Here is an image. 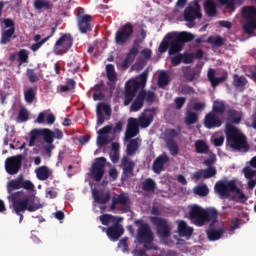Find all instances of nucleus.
<instances>
[{
    "instance_id": "ddd939ff",
    "label": "nucleus",
    "mask_w": 256,
    "mask_h": 256,
    "mask_svg": "<svg viewBox=\"0 0 256 256\" xmlns=\"http://www.w3.org/2000/svg\"><path fill=\"white\" fill-rule=\"evenodd\" d=\"M202 17L203 13H201V5H199V2H195L194 6H188L184 10V21L189 23L187 25L189 29L193 28L195 19H201Z\"/></svg>"
},
{
    "instance_id": "49530a36",
    "label": "nucleus",
    "mask_w": 256,
    "mask_h": 256,
    "mask_svg": "<svg viewBox=\"0 0 256 256\" xmlns=\"http://www.w3.org/2000/svg\"><path fill=\"white\" fill-rule=\"evenodd\" d=\"M34 9L41 10V9H53V4L51 1L48 0H35L34 1Z\"/></svg>"
},
{
    "instance_id": "412c9836",
    "label": "nucleus",
    "mask_w": 256,
    "mask_h": 256,
    "mask_svg": "<svg viewBox=\"0 0 256 256\" xmlns=\"http://www.w3.org/2000/svg\"><path fill=\"white\" fill-rule=\"evenodd\" d=\"M166 163H169V156H167V153H163L154 160L152 171L156 173V175H160L161 172L165 170Z\"/></svg>"
},
{
    "instance_id": "393cba45",
    "label": "nucleus",
    "mask_w": 256,
    "mask_h": 256,
    "mask_svg": "<svg viewBox=\"0 0 256 256\" xmlns=\"http://www.w3.org/2000/svg\"><path fill=\"white\" fill-rule=\"evenodd\" d=\"M144 103H145V90H141L138 93L134 102L132 103V105L130 107V111H132L134 113L137 111H141V109H143Z\"/></svg>"
},
{
    "instance_id": "6ab92c4d",
    "label": "nucleus",
    "mask_w": 256,
    "mask_h": 256,
    "mask_svg": "<svg viewBox=\"0 0 256 256\" xmlns=\"http://www.w3.org/2000/svg\"><path fill=\"white\" fill-rule=\"evenodd\" d=\"M137 55H139V42L135 41L133 46L129 49L126 58L121 64L122 69H129V65L135 61V57H137Z\"/></svg>"
},
{
    "instance_id": "cd10ccee",
    "label": "nucleus",
    "mask_w": 256,
    "mask_h": 256,
    "mask_svg": "<svg viewBox=\"0 0 256 256\" xmlns=\"http://www.w3.org/2000/svg\"><path fill=\"white\" fill-rule=\"evenodd\" d=\"M247 83H249V81L247 80V78H245V76H240L238 74L233 75V86L235 87V89H238V91H240L241 93L245 91Z\"/></svg>"
},
{
    "instance_id": "69168bd1",
    "label": "nucleus",
    "mask_w": 256,
    "mask_h": 256,
    "mask_svg": "<svg viewBox=\"0 0 256 256\" xmlns=\"http://www.w3.org/2000/svg\"><path fill=\"white\" fill-rule=\"evenodd\" d=\"M128 241H129V238L124 237L118 243V247H119V249H122L123 253H125V251H127L129 249V245H127Z\"/></svg>"
},
{
    "instance_id": "9d476101",
    "label": "nucleus",
    "mask_w": 256,
    "mask_h": 256,
    "mask_svg": "<svg viewBox=\"0 0 256 256\" xmlns=\"http://www.w3.org/2000/svg\"><path fill=\"white\" fill-rule=\"evenodd\" d=\"M133 24L127 22L122 27H120L115 33V43L116 45H120L121 47L127 45L133 37L134 33Z\"/></svg>"
},
{
    "instance_id": "603ef678",
    "label": "nucleus",
    "mask_w": 256,
    "mask_h": 256,
    "mask_svg": "<svg viewBox=\"0 0 256 256\" xmlns=\"http://www.w3.org/2000/svg\"><path fill=\"white\" fill-rule=\"evenodd\" d=\"M26 77L28 78L30 83H37L39 81V75L35 73V70L32 68H28L26 70Z\"/></svg>"
},
{
    "instance_id": "de8ad7c7",
    "label": "nucleus",
    "mask_w": 256,
    "mask_h": 256,
    "mask_svg": "<svg viewBox=\"0 0 256 256\" xmlns=\"http://www.w3.org/2000/svg\"><path fill=\"white\" fill-rule=\"evenodd\" d=\"M195 149L196 153L204 154L209 151V145H207V143H205L203 140H197L195 142Z\"/></svg>"
},
{
    "instance_id": "0eeeda50",
    "label": "nucleus",
    "mask_w": 256,
    "mask_h": 256,
    "mask_svg": "<svg viewBox=\"0 0 256 256\" xmlns=\"http://www.w3.org/2000/svg\"><path fill=\"white\" fill-rule=\"evenodd\" d=\"M135 225H137V241L138 243H144V249L151 251L153 249V231L151 230V226L148 223L143 221V219H138L134 221Z\"/></svg>"
},
{
    "instance_id": "2eb2a0df",
    "label": "nucleus",
    "mask_w": 256,
    "mask_h": 256,
    "mask_svg": "<svg viewBox=\"0 0 256 256\" xmlns=\"http://www.w3.org/2000/svg\"><path fill=\"white\" fill-rule=\"evenodd\" d=\"M120 167L122 169V181L128 179V177H133L135 171V161H133L129 156H123L121 159Z\"/></svg>"
},
{
    "instance_id": "4468645a",
    "label": "nucleus",
    "mask_w": 256,
    "mask_h": 256,
    "mask_svg": "<svg viewBox=\"0 0 256 256\" xmlns=\"http://www.w3.org/2000/svg\"><path fill=\"white\" fill-rule=\"evenodd\" d=\"M23 165V155L8 157L5 160V170L8 175H17Z\"/></svg>"
},
{
    "instance_id": "f704fd0d",
    "label": "nucleus",
    "mask_w": 256,
    "mask_h": 256,
    "mask_svg": "<svg viewBox=\"0 0 256 256\" xmlns=\"http://www.w3.org/2000/svg\"><path fill=\"white\" fill-rule=\"evenodd\" d=\"M52 175L51 170L47 166H41L36 170V177L39 181H47Z\"/></svg>"
},
{
    "instance_id": "680f3d73",
    "label": "nucleus",
    "mask_w": 256,
    "mask_h": 256,
    "mask_svg": "<svg viewBox=\"0 0 256 256\" xmlns=\"http://www.w3.org/2000/svg\"><path fill=\"white\" fill-rule=\"evenodd\" d=\"M182 61L185 65H189L195 61V55L191 53L182 54Z\"/></svg>"
},
{
    "instance_id": "4d7b16f0",
    "label": "nucleus",
    "mask_w": 256,
    "mask_h": 256,
    "mask_svg": "<svg viewBox=\"0 0 256 256\" xmlns=\"http://www.w3.org/2000/svg\"><path fill=\"white\" fill-rule=\"evenodd\" d=\"M96 108L100 109L101 113H103V111H104V113L107 117H111V106H109L103 102H100L97 104Z\"/></svg>"
},
{
    "instance_id": "7ed1b4c3",
    "label": "nucleus",
    "mask_w": 256,
    "mask_h": 256,
    "mask_svg": "<svg viewBox=\"0 0 256 256\" xmlns=\"http://www.w3.org/2000/svg\"><path fill=\"white\" fill-rule=\"evenodd\" d=\"M226 141L227 145H229L231 149H234V151H243L244 153L249 151L247 137L239 132L237 127L233 125H227L226 127Z\"/></svg>"
},
{
    "instance_id": "c03bdc74",
    "label": "nucleus",
    "mask_w": 256,
    "mask_h": 256,
    "mask_svg": "<svg viewBox=\"0 0 256 256\" xmlns=\"http://www.w3.org/2000/svg\"><path fill=\"white\" fill-rule=\"evenodd\" d=\"M225 102L215 100L213 102L212 111L210 113H214L215 115H223L225 113Z\"/></svg>"
},
{
    "instance_id": "5fc2aeb1",
    "label": "nucleus",
    "mask_w": 256,
    "mask_h": 256,
    "mask_svg": "<svg viewBox=\"0 0 256 256\" xmlns=\"http://www.w3.org/2000/svg\"><path fill=\"white\" fill-rule=\"evenodd\" d=\"M199 121V116L195 114L194 112H189L186 116L185 123L186 125H195Z\"/></svg>"
},
{
    "instance_id": "f03ea898",
    "label": "nucleus",
    "mask_w": 256,
    "mask_h": 256,
    "mask_svg": "<svg viewBox=\"0 0 256 256\" xmlns=\"http://www.w3.org/2000/svg\"><path fill=\"white\" fill-rule=\"evenodd\" d=\"M214 191L219 195L220 199H229L231 193H235L238 195L240 203L247 201V195L241 191V188L237 187V180L218 181L214 186Z\"/></svg>"
},
{
    "instance_id": "e433bc0d",
    "label": "nucleus",
    "mask_w": 256,
    "mask_h": 256,
    "mask_svg": "<svg viewBox=\"0 0 256 256\" xmlns=\"http://www.w3.org/2000/svg\"><path fill=\"white\" fill-rule=\"evenodd\" d=\"M138 149H139V139L135 138L130 140L126 148V154H127L126 157H133V155L137 153Z\"/></svg>"
},
{
    "instance_id": "f8f14e48",
    "label": "nucleus",
    "mask_w": 256,
    "mask_h": 256,
    "mask_svg": "<svg viewBox=\"0 0 256 256\" xmlns=\"http://www.w3.org/2000/svg\"><path fill=\"white\" fill-rule=\"evenodd\" d=\"M107 164V159L105 157H99L94 160L90 168V177L99 183L103 176L105 175V165Z\"/></svg>"
},
{
    "instance_id": "4be33fe9",
    "label": "nucleus",
    "mask_w": 256,
    "mask_h": 256,
    "mask_svg": "<svg viewBox=\"0 0 256 256\" xmlns=\"http://www.w3.org/2000/svg\"><path fill=\"white\" fill-rule=\"evenodd\" d=\"M137 135H139V122L135 118H129L125 138L129 140Z\"/></svg>"
},
{
    "instance_id": "a19ab883",
    "label": "nucleus",
    "mask_w": 256,
    "mask_h": 256,
    "mask_svg": "<svg viewBox=\"0 0 256 256\" xmlns=\"http://www.w3.org/2000/svg\"><path fill=\"white\" fill-rule=\"evenodd\" d=\"M166 145L172 157H177V155H179V144H177L174 139L168 138L166 140Z\"/></svg>"
},
{
    "instance_id": "58836bf2",
    "label": "nucleus",
    "mask_w": 256,
    "mask_h": 256,
    "mask_svg": "<svg viewBox=\"0 0 256 256\" xmlns=\"http://www.w3.org/2000/svg\"><path fill=\"white\" fill-rule=\"evenodd\" d=\"M17 189H21V175L18 176V178L15 180H10L7 185V191L9 193V195H11V197H13V195H15V193H13V191H15Z\"/></svg>"
},
{
    "instance_id": "79ce46f5",
    "label": "nucleus",
    "mask_w": 256,
    "mask_h": 256,
    "mask_svg": "<svg viewBox=\"0 0 256 256\" xmlns=\"http://www.w3.org/2000/svg\"><path fill=\"white\" fill-rule=\"evenodd\" d=\"M218 2L230 11H235V5H243V0H218Z\"/></svg>"
},
{
    "instance_id": "f3484780",
    "label": "nucleus",
    "mask_w": 256,
    "mask_h": 256,
    "mask_svg": "<svg viewBox=\"0 0 256 256\" xmlns=\"http://www.w3.org/2000/svg\"><path fill=\"white\" fill-rule=\"evenodd\" d=\"M92 17L89 14L85 15H78L77 16V23L78 29L80 33H89V31H93V25H91Z\"/></svg>"
},
{
    "instance_id": "8fccbe9b",
    "label": "nucleus",
    "mask_w": 256,
    "mask_h": 256,
    "mask_svg": "<svg viewBox=\"0 0 256 256\" xmlns=\"http://www.w3.org/2000/svg\"><path fill=\"white\" fill-rule=\"evenodd\" d=\"M207 43L210 45H215L216 47H223V45H225V38L221 37L220 35L216 36L215 38L210 36L207 39Z\"/></svg>"
},
{
    "instance_id": "37998d69",
    "label": "nucleus",
    "mask_w": 256,
    "mask_h": 256,
    "mask_svg": "<svg viewBox=\"0 0 256 256\" xmlns=\"http://www.w3.org/2000/svg\"><path fill=\"white\" fill-rule=\"evenodd\" d=\"M106 75L110 83H113V85L117 83V72H115V66L113 64L106 65Z\"/></svg>"
},
{
    "instance_id": "09e8293b",
    "label": "nucleus",
    "mask_w": 256,
    "mask_h": 256,
    "mask_svg": "<svg viewBox=\"0 0 256 256\" xmlns=\"http://www.w3.org/2000/svg\"><path fill=\"white\" fill-rule=\"evenodd\" d=\"M18 67H21V65H23V63H29V50L27 49H21L18 52Z\"/></svg>"
},
{
    "instance_id": "20e7f679",
    "label": "nucleus",
    "mask_w": 256,
    "mask_h": 256,
    "mask_svg": "<svg viewBox=\"0 0 256 256\" xmlns=\"http://www.w3.org/2000/svg\"><path fill=\"white\" fill-rule=\"evenodd\" d=\"M166 38L170 43L168 54L171 57L173 55H177V53H181V51H183V47H185V43L193 41L195 36L188 32H172L168 33Z\"/></svg>"
},
{
    "instance_id": "473e14b6",
    "label": "nucleus",
    "mask_w": 256,
    "mask_h": 256,
    "mask_svg": "<svg viewBox=\"0 0 256 256\" xmlns=\"http://www.w3.org/2000/svg\"><path fill=\"white\" fill-rule=\"evenodd\" d=\"M11 39H17V35H15V28H9L5 30L0 39L1 45H7V43L11 42Z\"/></svg>"
},
{
    "instance_id": "dca6fc26",
    "label": "nucleus",
    "mask_w": 256,
    "mask_h": 256,
    "mask_svg": "<svg viewBox=\"0 0 256 256\" xmlns=\"http://www.w3.org/2000/svg\"><path fill=\"white\" fill-rule=\"evenodd\" d=\"M121 221H123L122 218L108 227V239H110V241H119L123 233H125V228L121 225Z\"/></svg>"
},
{
    "instance_id": "e2e57ef3",
    "label": "nucleus",
    "mask_w": 256,
    "mask_h": 256,
    "mask_svg": "<svg viewBox=\"0 0 256 256\" xmlns=\"http://www.w3.org/2000/svg\"><path fill=\"white\" fill-rule=\"evenodd\" d=\"M144 101H146V103H148V105H153V103H155V92L153 91H145V99Z\"/></svg>"
},
{
    "instance_id": "864d4df0",
    "label": "nucleus",
    "mask_w": 256,
    "mask_h": 256,
    "mask_svg": "<svg viewBox=\"0 0 256 256\" xmlns=\"http://www.w3.org/2000/svg\"><path fill=\"white\" fill-rule=\"evenodd\" d=\"M18 122L25 123V121H29V111L25 108H21L18 113Z\"/></svg>"
},
{
    "instance_id": "6e6552de",
    "label": "nucleus",
    "mask_w": 256,
    "mask_h": 256,
    "mask_svg": "<svg viewBox=\"0 0 256 256\" xmlns=\"http://www.w3.org/2000/svg\"><path fill=\"white\" fill-rule=\"evenodd\" d=\"M242 17L245 19L243 29L247 35H253L256 29V8L255 6H247L242 9Z\"/></svg>"
},
{
    "instance_id": "4c0bfd02",
    "label": "nucleus",
    "mask_w": 256,
    "mask_h": 256,
    "mask_svg": "<svg viewBox=\"0 0 256 256\" xmlns=\"http://www.w3.org/2000/svg\"><path fill=\"white\" fill-rule=\"evenodd\" d=\"M153 119H154L153 113H149L146 116L142 115L138 119V125L142 129H147V127H149V125H151V123H153Z\"/></svg>"
},
{
    "instance_id": "b1692460",
    "label": "nucleus",
    "mask_w": 256,
    "mask_h": 256,
    "mask_svg": "<svg viewBox=\"0 0 256 256\" xmlns=\"http://www.w3.org/2000/svg\"><path fill=\"white\" fill-rule=\"evenodd\" d=\"M225 227H220L218 230L213 228V223L210 224V229L206 231L207 238L209 241H219L223 235H225Z\"/></svg>"
},
{
    "instance_id": "bf43d9fd",
    "label": "nucleus",
    "mask_w": 256,
    "mask_h": 256,
    "mask_svg": "<svg viewBox=\"0 0 256 256\" xmlns=\"http://www.w3.org/2000/svg\"><path fill=\"white\" fill-rule=\"evenodd\" d=\"M21 189H26L27 191H33L35 189V185L33 182L29 180H24L23 176H21Z\"/></svg>"
},
{
    "instance_id": "1a4fd4ad",
    "label": "nucleus",
    "mask_w": 256,
    "mask_h": 256,
    "mask_svg": "<svg viewBox=\"0 0 256 256\" xmlns=\"http://www.w3.org/2000/svg\"><path fill=\"white\" fill-rule=\"evenodd\" d=\"M73 47V36L69 33L62 34L53 47L54 55H65Z\"/></svg>"
},
{
    "instance_id": "052dcab7",
    "label": "nucleus",
    "mask_w": 256,
    "mask_h": 256,
    "mask_svg": "<svg viewBox=\"0 0 256 256\" xmlns=\"http://www.w3.org/2000/svg\"><path fill=\"white\" fill-rule=\"evenodd\" d=\"M174 103H175V109H177V110L183 109V105H185V103H187V98L186 97H176L174 99Z\"/></svg>"
},
{
    "instance_id": "a211bd4d",
    "label": "nucleus",
    "mask_w": 256,
    "mask_h": 256,
    "mask_svg": "<svg viewBox=\"0 0 256 256\" xmlns=\"http://www.w3.org/2000/svg\"><path fill=\"white\" fill-rule=\"evenodd\" d=\"M129 201V195L122 192L117 197L112 198L110 210L115 211V209H117V205H121V207H124V211L127 213V211H129Z\"/></svg>"
},
{
    "instance_id": "aec40b11",
    "label": "nucleus",
    "mask_w": 256,
    "mask_h": 256,
    "mask_svg": "<svg viewBox=\"0 0 256 256\" xmlns=\"http://www.w3.org/2000/svg\"><path fill=\"white\" fill-rule=\"evenodd\" d=\"M223 125V121L219 118L218 114L209 112L204 118V126L206 129H217Z\"/></svg>"
},
{
    "instance_id": "c9c22d12",
    "label": "nucleus",
    "mask_w": 256,
    "mask_h": 256,
    "mask_svg": "<svg viewBox=\"0 0 256 256\" xmlns=\"http://www.w3.org/2000/svg\"><path fill=\"white\" fill-rule=\"evenodd\" d=\"M239 123H241V118L237 116V110H228L226 128L227 125H239Z\"/></svg>"
},
{
    "instance_id": "774afa93",
    "label": "nucleus",
    "mask_w": 256,
    "mask_h": 256,
    "mask_svg": "<svg viewBox=\"0 0 256 256\" xmlns=\"http://www.w3.org/2000/svg\"><path fill=\"white\" fill-rule=\"evenodd\" d=\"M181 61H183V54H177L171 57V64L174 67H177V65H181Z\"/></svg>"
},
{
    "instance_id": "0e129e2a",
    "label": "nucleus",
    "mask_w": 256,
    "mask_h": 256,
    "mask_svg": "<svg viewBox=\"0 0 256 256\" xmlns=\"http://www.w3.org/2000/svg\"><path fill=\"white\" fill-rule=\"evenodd\" d=\"M170 49V43L169 40H163L158 48L159 53H167V50L169 51Z\"/></svg>"
},
{
    "instance_id": "c756f323",
    "label": "nucleus",
    "mask_w": 256,
    "mask_h": 256,
    "mask_svg": "<svg viewBox=\"0 0 256 256\" xmlns=\"http://www.w3.org/2000/svg\"><path fill=\"white\" fill-rule=\"evenodd\" d=\"M207 77L212 87H217L220 83H225V81H227V75H224L221 77H215L214 69H210L208 71Z\"/></svg>"
},
{
    "instance_id": "338daca9",
    "label": "nucleus",
    "mask_w": 256,
    "mask_h": 256,
    "mask_svg": "<svg viewBox=\"0 0 256 256\" xmlns=\"http://www.w3.org/2000/svg\"><path fill=\"white\" fill-rule=\"evenodd\" d=\"M37 137H39V133L37 129H34L31 131L30 141L28 143L29 147H33L35 145V142L37 141Z\"/></svg>"
},
{
    "instance_id": "ea45409f",
    "label": "nucleus",
    "mask_w": 256,
    "mask_h": 256,
    "mask_svg": "<svg viewBox=\"0 0 256 256\" xmlns=\"http://www.w3.org/2000/svg\"><path fill=\"white\" fill-rule=\"evenodd\" d=\"M171 83V78L169 77V74L165 71H161L158 76V87L160 89H165L167 85Z\"/></svg>"
},
{
    "instance_id": "72a5a7b5",
    "label": "nucleus",
    "mask_w": 256,
    "mask_h": 256,
    "mask_svg": "<svg viewBox=\"0 0 256 256\" xmlns=\"http://www.w3.org/2000/svg\"><path fill=\"white\" fill-rule=\"evenodd\" d=\"M37 99V87H29L24 90V101L31 105Z\"/></svg>"
},
{
    "instance_id": "3c124183",
    "label": "nucleus",
    "mask_w": 256,
    "mask_h": 256,
    "mask_svg": "<svg viewBox=\"0 0 256 256\" xmlns=\"http://www.w3.org/2000/svg\"><path fill=\"white\" fill-rule=\"evenodd\" d=\"M194 193L200 197H207L209 195V187L207 185L197 186L194 188Z\"/></svg>"
},
{
    "instance_id": "39448f33",
    "label": "nucleus",
    "mask_w": 256,
    "mask_h": 256,
    "mask_svg": "<svg viewBox=\"0 0 256 256\" xmlns=\"http://www.w3.org/2000/svg\"><path fill=\"white\" fill-rule=\"evenodd\" d=\"M148 77L149 70H145L143 73L140 74L139 80H130L126 82L124 90L125 107H127V105H131V102L133 101V99H135V96L137 95V91H139V89L145 88V85H147Z\"/></svg>"
},
{
    "instance_id": "c85d7f7f",
    "label": "nucleus",
    "mask_w": 256,
    "mask_h": 256,
    "mask_svg": "<svg viewBox=\"0 0 256 256\" xmlns=\"http://www.w3.org/2000/svg\"><path fill=\"white\" fill-rule=\"evenodd\" d=\"M141 189L144 193H155L157 189V182L153 178H146L141 183Z\"/></svg>"
},
{
    "instance_id": "6e6d98bb",
    "label": "nucleus",
    "mask_w": 256,
    "mask_h": 256,
    "mask_svg": "<svg viewBox=\"0 0 256 256\" xmlns=\"http://www.w3.org/2000/svg\"><path fill=\"white\" fill-rule=\"evenodd\" d=\"M181 135V126H178L176 129H167L166 137H170V139H175V137H179Z\"/></svg>"
},
{
    "instance_id": "7c9ffc66",
    "label": "nucleus",
    "mask_w": 256,
    "mask_h": 256,
    "mask_svg": "<svg viewBox=\"0 0 256 256\" xmlns=\"http://www.w3.org/2000/svg\"><path fill=\"white\" fill-rule=\"evenodd\" d=\"M193 227H189L186 221H180L178 224V233L180 237H191L193 235Z\"/></svg>"
},
{
    "instance_id": "a878e982",
    "label": "nucleus",
    "mask_w": 256,
    "mask_h": 256,
    "mask_svg": "<svg viewBox=\"0 0 256 256\" xmlns=\"http://www.w3.org/2000/svg\"><path fill=\"white\" fill-rule=\"evenodd\" d=\"M36 130L38 131V137H43L47 145L53 144V141H55V133L53 132V130L49 128L36 129Z\"/></svg>"
},
{
    "instance_id": "423d86ee",
    "label": "nucleus",
    "mask_w": 256,
    "mask_h": 256,
    "mask_svg": "<svg viewBox=\"0 0 256 256\" xmlns=\"http://www.w3.org/2000/svg\"><path fill=\"white\" fill-rule=\"evenodd\" d=\"M189 217L196 227H203L209 221H212V223L217 222V211H207L200 206L194 205L189 211Z\"/></svg>"
},
{
    "instance_id": "bb28decb",
    "label": "nucleus",
    "mask_w": 256,
    "mask_h": 256,
    "mask_svg": "<svg viewBox=\"0 0 256 256\" xmlns=\"http://www.w3.org/2000/svg\"><path fill=\"white\" fill-rule=\"evenodd\" d=\"M92 197L96 203L99 205H105L111 199V193L107 192L104 196L99 190L94 189L92 190Z\"/></svg>"
},
{
    "instance_id": "9b49d317",
    "label": "nucleus",
    "mask_w": 256,
    "mask_h": 256,
    "mask_svg": "<svg viewBox=\"0 0 256 256\" xmlns=\"http://www.w3.org/2000/svg\"><path fill=\"white\" fill-rule=\"evenodd\" d=\"M150 221L152 225L156 227L158 237H161L162 239L171 237V227H169L167 219L159 216H152L150 217Z\"/></svg>"
},
{
    "instance_id": "2f4dec72",
    "label": "nucleus",
    "mask_w": 256,
    "mask_h": 256,
    "mask_svg": "<svg viewBox=\"0 0 256 256\" xmlns=\"http://www.w3.org/2000/svg\"><path fill=\"white\" fill-rule=\"evenodd\" d=\"M204 11L208 17H215L217 15V4H215V0H206L204 2Z\"/></svg>"
},
{
    "instance_id": "a18cd8bd",
    "label": "nucleus",
    "mask_w": 256,
    "mask_h": 256,
    "mask_svg": "<svg viewBox=\"0 0 256 256\" xmlns=\"http://www.w3.org/2000/svg\"><path fill=\"white\" fill-rule=\"evenodd\" d=\"M100 223H102L105 226H108L109 223L114 224L116 221L120 220L121 217H117L111 214H102L99 216Z\"/></svg>"
},
{
    "instance_id": "13d9d810",
    "label": "nucleus",
    "mask_w": 256,
    "mask_h": 256,
    "mask_svg": "<svg viewBox=\"0 0 256 256\" xmlns=\"http://www.w3.org/2000/svg\"><path fill=\"white\" fill-rule=\"evenodd\" d=\"M244 177L246 179H255L256 178V170L251 169V167L246 166L243 168Z\"/></svg>"
},
{
    "instance_id": "f257e3e1",
    "label": "nucleus",
    "mask_w": 256,
    "mask_h": 256,
    "mask_svg": "<svg viewBox=\"0 0 256 256\" xmlns=\"http://www.w3.org/2000/svg\"><path fill=\"white\" fill-rule=\"evenodd\" d=\"M12 207L14 213L20 216L19 223H22L23 213L25 211L33 213L38 211V209H41L43 205H41V203L35 202V196L25 195V192L18 191L12 194Z\"/></svg>"
},
{
    "instance_id": "5701e85b",
    "label": "nucleus",
    "mask_w": 256,
    "mask_h": 256,
    "mask_svg": "<svg viewBox=\"0 0 256 256\" xmlns=\"http://www.w3.org/2000/svg\"><path fill=\"white\" fill-rule=\"evenodd\" d=\"M217 175V169L215 166H208L206 169H200L196 171L193 175L194 179H211Z\"/></svg>"
}]
</instances>
